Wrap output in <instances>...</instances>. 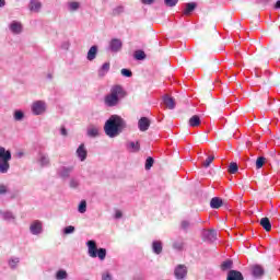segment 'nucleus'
I'll list each match as a JSON object with an SVG mask.
<instances>
[{
	"label": "nucleus",
	"mask_w": 280,
	"mask_h": 280,
	"mask_svg": "<svg viewBox=\"0 0 280 280\" xmlns=\"http://www.w3.org/2000/svg\"><path fill=\"white\" fill-rule=\"evenodd\" d=\"M127 128L128 122L121 116L114 114L105 121L104 132L109 139H115V137H119Z\"/></svg>",
	"instance_id": "obj_1"
},
{
	"label": "nucleus",
	"mask_w": 280,
	"mask_h": 280,
	"mask_svg": "<svg viewBox=\"0 0 280 280\" xmlns=\"http://www.w3.org/2000/svg\"><path fill=\"white\" fill-rule=\"evenodd\" d=\"M128 95L126 90L121 85H114L110 89L109 94L104 97V105L107 108H115L118 104H121V100H124Z\"/></svg>",
	"instance_id": "obj_2"
},
{
	"label": "nucleus",
	"mask_w": 280,
	"mask_h": 280,
	"mask_svg": "<svg viewBox=\"0 0 280 280\" xmlns=\"http://www.w3.org/2000/svg\"><path fill=\"white\" fill-rule=\"evenodd\" d=\"M10 161H12V152L4 147H0V174L10 172Z\"/></svg>",
	"instance_id": "obj_3"
},
{
	"label": "nucleus",
	"mask_w": 280,
	"mask_h": 280,
	"mask_svg": "<svg viewBox=\"0 0 280 280\" xmlns=\"http://www.w3.org/2000/svg\"><path fill=\"white\" fill-rule=\"evenodd\" d=\"M86 246L89 257H92V259L98 257L101 261H104V259H106V248L101 247L97 249V243L95 241H88Z\"/></svg>",
	"instance_id": "obj_4"
},
{
	"label": "nucleus",
	"mask_w": 280,
	"mask_h": 280,
	"mask_svg": "<svg viewBox=\"0 0 280 280\" xmlns=\"http://www.w3.org/2000/svg\"><path fill=\"white\" fill-rule=\"evenodd\" d=\"M31 110L33 115H43L47 110V104L44 101H36L32 104Z\"/></svg>",
	"instance_id": "obj_5"
},
{
	"label": "nucleus",
	"mask_w": 280,
	"mask_h": 280,
	"mask_svg": "<svg viewBox=\"0 0 280 280\" xmlns=\"http://www.w3.org/2000/svg\"><path fill=\"white\" fill-rule=\"evenodd\" d=\"M187 266L185 265H177L174 269V277L177 280H186L187 279Z\"/></svg>",
	"instance_id": "obj_6"
},
{
	"label": "nucleus",
	"mask_w": 280,
	"mask_h": 280,
	"mask_svg": "<svg viewBox=\"0 0 280 280\" xmlns=\"http://www.w3.org/2000/svg\"><path fill=\"white\" fill-rule=\"evenodd\" d=\"M124 47V42L119 38H113L109 42L108 49L113 51V54L119 52V50Z\"/></svg>",
	"instance_id": "obj_7"
},
{
	"label": "nucleus",
	"mask_w": 280,
	"mask_h": 280,
	"mask_svg": "<svg viewBox=\"0 0 280 280\" xmlns=\"http://www.w3.org/2000/svg\"><path fill=\"white\" fill-rule=\"evenodd\" d=\"M203 242L213 243L218 240V232L215 230H205L202 232Z\"/></svg>",
	"instance_id": "obj_8"
},
{
	"label": "nucleus",
	"mask_w": 280,
	"mask_h": 280,
	"mask_svg": "<svg viewBox=\"0 0 280 280\" xmlns=\"http://www.w3.org/2000/svg\"><path fill=\"white\" fill-rule=\"evenodd\" d=\"M37 163L40 167H49L51 165V161L49 160V155L44 152H39L37 155Z\"/></svg>",
	"instance_id": "obj_9"
},
{
	"label": "nucleus",
	"mask_w": 280,
	"mask_h": 280,
	"mask_svg": "<svg viewBox=\"0 0 280 280\" xmlns=\"http://www.w3.org/2000/svg\"><path fill=\"white\" fill-rule=\"evenodd\" d=\"M30 232L32 235H40L43 233V222L35 220L30 225Z\"/></svg>",
	"instance_id": "obj_10"
},
{
	"label": "nucleus",
	"mask_w": 280,
	"mask_h": 280,
	"mask_svg": "<svg viewBox=\"0 0 280 280\" xmlns=\"http://www.w3.org/2000/svg\"><path fill=\"white\" fill-rule=\"evenodd\" d=\"M79 161L84 162L86 161V156H89V151L86 150V147L84 145V143H81L75 152Z\"/></svg>",
	"instance_id": "obj_11"
},
{
	"label": "nucleus",
	"mask_w": 280,
	"mask_h": 280,
	"mask_svg": "<svg viewBox=\"0 0 280 280\" xmlns=\"http://www.w3.org/2000/svg\"><path fill=\"white\" fill-rule=\"evenodd\" d=\"M71 172H73V166H61L58 168L57 174L60 178L67 179L71 176Z\"/></svg>",
	"instance_id": "obj_12"
},
{
	"label": "nucleus",
	"mask_w": 280,
	"mask_h": 280,
	"mask_svg": "<svg viewBox=\"0 0 280 280\" xmlns=\"http://www.w3.org/2000/svg\"><path fill=\"white\" fill-rule=\"evenodd\" d=\"M0 218H2L4 222H16V215H14V212L10 210H0Z\"/></svg>",
	"instance_id": "obj_13"
},
{
	"label": "nucleus",
	"mask_w": 280,
	"mask_h": 280,
	"mask_svg": "<svg viewBox=\"0 0 280 280\" xmlns=\"http://www.w3.org/2000/svg\"><path fill=\"white\" fill-rule=\"evenodd\" d=\"M126 150L131 153H137L141 150V144L139 141H128L126 142Z\"/></svg>",
	"instance_id": "obj_14"
},
{
	"label": "nucleus",
	"mask_w": 280,
	"mask_h": 280,
	"mask_svg": "<svg viewBox=\"0 0 280 280\" xmlns=\"http://www.w3.org/2000/svg\"><path fill=\"white\" fill-rule=\"evenodd\" d=\"M43 9V3L40 0H30L28 10L31 12L38 13Z\"/></svg>",
	"instance_id": "obj_15"
},
{
	"label": "nucleus",
	"mask_w": 280,
	"mask_h": 280,
	"mask_svg": "<svg viewBox=\"0 0 280 280\" xmlns=\"http://www.w3.org/2000/svg\"><path fill=\"white\" fill-rule=\"evenodd\" d=\"M138 128L141 132H145L150 128V119L148 117H141L138 121Z\"/></svg>",
	"instance_id": "obj_16"
},
{
	"label": "nucleus",
	"mask_w": 280,
	"mask_h": 280,
	"mask_svg": "<svg viewBox=\"0 0 280 280\" xmlns=\"http://www.w3.org/2000/svg\"><path fill=\"white\" fill-rule=\"evenodd\" d=\"M252 275L255 279H261V277H264L265 275V270L264 267H261V265H255L252 268Z\"/></svg>",
	"instance_id": "obj_17"
},
{
	"label": "nucleus",
	"mask_w": 280,
	"mask_h": 280,
	"mask_svg": "<svg viewBox=\"0 0 280 280\" xmlns=\"http://www.w3.org/2000/svg\"><path fill=\"white\" fill-rule=\"evenodd\" d=\"M226 280H244V275H242V271L231 269L228 272Z\"/></svg>",
	"instance_id": "obj_18"
},
{
	"label": "nucleus",
	"mask_w": 280,
	"mask_h": 280,
	"mask_svg": "<svg viewBox=\"0 0 280 280\" xmlns=\"http://www.w3.org/2000/svg\"><path fill=\"white\" fill-rule=\"evenodd\" d=\"M163 102L168 110H174L176 108V101L174 100V97L165 95L163 97Z\"/></svg>",
	"instance_id": "obj_19"
},
{
	"label": "nucleus",
	"mask_w": 280,
	"mask_h": 280,
	"mask_svg": "<svg viewBox=\"0 0 280 280\" xmlns=\"http://www.w3.org/2000/svg\"><path fill=\"white\" fill-rule=\"evenodd\" d=\"M9 30L12 32V34H21V32H23V25H21V22L13 21L9 25Z\"/></svg>",
	"instance_id": "obj_20"
},
{
	"label": "nucleus",
	"mask_w": 280,
	"mask_h": 280,
	"mask_svg": "<svg viewBox=\"0 0 280 280\" xmlns=\"http://www.w3.org/2000/svg\"><path fill=\"white\" fill-rule=\"evenodd\" d=\"M196 8H198V3H196V2L186 3L184 11H183L184 16H189V14H191V12H194V10H196Z\"/></svg>",
	"instance_id": "obj_21"
},
{
	"label": "nucleus",
	"mask_w": 280,
	"mask_h": 280,
	"mask_svg": "<svg viewBox=\"0 0 280 280\" xmlns=\"http://www.w3.org/2000/svg\"><path fill=\"white\" fill-rule=\"evenodd\" d=\"M152 250L154 255H161V253H163V243L161 241H153Z\"/></svg>",
	"instance_id": "obj_22"
},
{
	"label": "nucleus",
	"mask_w": 280,
	"mask_h": 280,
	"mask_svg": "<svg viewBox=\"0 0 280 280\" xmlns=\"http://www.w3.org/2000/svg\"><path fill=\"white\" fill-rule=\"evenodd\" d=\"M97 49H98V48H97L96 45L92 46V47L89 49L86 58H88V60H89L90 62H93V60H95V58H97Z\"/></svg>",
	"instance_id": "obj_23"
},
{
	"label": "nucleus",
	"mask_w": 280,
	"mask_h": 280,
	"mask_svg": "<svg viewBox=\"0 0 280 280\" xmlns=\"http://www.w3.org/2000/svg\"><path fill=\"white\" fill-rule=\"evenodd\" d=\"M110 71V62H105L102 65V67L98 69V78H104L106 73Z\"/></svg>",
	"instance_id": "obj_24"
},
{
	"label": "nucleus",
	"mask_w": 280,
	"mask_h": 280,
	"mask_svg": "<svg viewBox=\"0 0 280 280\" xmlns=\"http://www.w3.org/2000/svg\"><path fill=\"white\" fill-rule=\"evenodd\" d=\"M224 205V201L220 197H214L210 200L211 209H220Z\"/></svg>",
	"instance_id": "obj_25"
},
{
	"label": "nucleus",
	"mask_w": 280,
	"mask_h": 280,
	"mask_svg": "<svg viewBox=\"0 0 280 280\" xmlns=\"http://www.w3.org/2000/svg\"><path fill=\"white\" fill-rule=\"evenodd\" d=\"M260 226H262L267 232L272 231V223H270V219H268V217L260 220Z\"/></svg>",
	"instance_id": "obj_26"
},
{
	"label": "nucleus",
	"mask_w": 280,
	"mask_h": 280,
	"mask_svg": "<svg viewBox=\"0 0 280 280\" xmlns=\"http://www.w3.org/2000/svg\"><path fill=\"white\" fill-rule=\"evenodd\" d=\"M86 135H88V137H91V139H95L96 137H100V128L89 127Z\"/></svg>",
	"instance_id": "obj_27"
},
{
	"label": "nucleus",
	"mask_w": 280,
	"mask_h": 280,
	"mask_svg": "<svg viewBox=\"0 0 280 280\" xmlns=\"http://www.w3.org/2000/svg\"><path fill=\"white\" fill-rule=\"evenodd\" d=\"M21 262V258L19 257H11L8 261L9 264V268H11V270H16L19 264Z\"/></svg>",
	"instance_id": "obj_28"
},
{
	"label": "nucleus",
	"mask_w": 280,
	"mask_h": 280,
	"mask_svg": "<svg viewBox=\"0 0 280 280\" xmlns=\"http://www.w3.org/2000/svg\"><path fill=\"white\" fill-rule=\"evenodd\" d=\"M13 119L14 121H23V119H25V113L21 109L14 110Z\"/></svg>",
	"instance_id": "obj_29"
},
{
	"label": "nucleus",
	"mask_w": 280,
	"mask_h": 280,
	"mask_svg": "<svg viewBox=\"0 0 280 280\" xmlns=\"http://www.w3.org/2000/svg\"><path fill=\"white\" fill-rule=\"evenodd\" d=\"M55 279L67 280V279H69V273H67V270L60 269L56 272Z\"/></svg>",
	"instance_id": "obj_30"
},
{
	"label": "nucleus",
	"mask_w": 280,
	"mask_h": 280,
	"mask_svg": "<svg viewBox=\"0 0 280 280\" xmlns=\"http://www.w3.org/2000/svg\"><path fill=\"white\" fill-rule=\"evenodd\" d=\"M188 124L191 128H196L198 127V125L200 124V116L198 115H194L192 117H190V119L188 120Z\"/></svg>",
	"instance_id": "obj_31"
},
{
	"label": "nucleus",
	"mask_w": 280,
	"mask_h": 280,
	"mask_svg": "<svg viewBox=\"0 0 280 280\" xmlns=\"http://www.w3.org/2000/svg\"><path fill=\"white\" fill-rule=\"evenodd\" d=\"M233 268V260L228 259L221 264V270L225 272V270H231Z\"/></svg>",
	"instance_id": "obj_32"
},
{
	"label": "nucleus",
	"mask_w": 280,
	"mask_h": 280,
	"mask_svg": "<svg viewBox=\"0 0 280 280\" xmlns=\"http://www.w3.org/2000/svg\"><path fill=\"white\" fill-rule=\"evenodd\" d=\"M125 10L124 5H118L113 9L112 14L113 16H119V14H124Z\"/></svg>",
	"instance_id": "obj_33"
},
{
	"label": "nucleus",
	"mask_w": 280,
	"mask_h": 280,
	"mask_svg": "<svg viewBox=\"0 0 280 280\" xmlns=\"http://www.w3.org/2000/svg\"><path fill=\"white\" fill-rule=\"evenodd\" d=\"M189 229H191V222H189L188 220H183L180 222V230L185 231V233H187V231H189Z\"/></svg>",
	"instance_id": "obj_34"
},
{
	"label": "nucleus",
	"mask_w": 280,
	"mask_h": 280,
	"mask_svg": "<svg viewBox=\"0 0 280 280\" xmlns=\"http://www.w3.org/2000/svg\"><path fill=\"white\" fill-rule=\"evenodd\" d=\"M184 247H185V242H183V240H177L173 243V248L175 250H183Z\"/></svg>",
	"instance_id": "obj_35"
},
{
	"label": "nucleus",
	"mask_w": 280,
	"mask_h": 280,
	"mask_svg": "<svg viewBox=\"0 0 280 280\" xmlns=\"http://www.w3.org/2000/svg\"><path fill=\"white\" fill-rule=\"evenodd\" d=\"M68 8H69L70 12H75V11L80 10V2H75V1L69 2Z\"/></svg>",
	"instance_id": "obj_36"
},
{
	"label": "nucleus",
	"mask_w": 280,
	"mask_h": 280,
	"mask_svg": "<svg viewBox=\"0 0 280 280\" xmlns=\"http://www.w3.org/2000/svg\"><path fill=\"white\" fill-rule=\"evenodd\" d=\"M133 56L136 60H145V51L143 50H137Z\"/></svg>",
	"instance_id": "obj_37"
},
{
	"label": "nucleus",
	"mask_w": 280,
	"mask_h": 280,
	"mask_svg": "<svg viewBox=\"0 0 280 280\" xmlns=\"http://www.w3.org/2000/svg\"><path fill=\"white\" fill-rule=\"evenodd\" d=\"M265 163H266V158H264V156L257 158V160H256L257 170H261V167H264Z\"/></svg>",
	"instance_id": "obj_38"
},
{
	"label": "nucleus",
	"mask_w": 280,
	"mask_h": 280,
	"mask_svg": "<svg viewBox=\"0 0 280 280\" xmlns=\"http://www.w3.org/2000/svg\"><path fill=\"white\" fill-rule=\"evenodd\" d=\"M237 170H238L237 163L231 162L230 165H229V173L230 174H237Z\"/></svg>",
	"instance_id": "obj_39"
},
{
	"label": "nucleus",
	"mask_w": 280,
	"mask_h": 280,
	"mask_svg": "<svg viewBox=\"0 0 280 280\" xmlns=\"http://www.w3.org/2000/svg\"><path fill=\"white\" fill-rule=\"evenodd\" d=\"M79 213H86V200H82L78 207Z\"/></svg>",
	"instance_id": "obj_40"
},
{
	"label": "nucleus",
	"mask_w": 280,
	"mask_h": 280,
	"mask_svg": "<svg viewBox=\"0 0 280 280\" xmlns=\"http://www.w3.org/2000/svg\"><path fill=\"white\" fill-rule=\"evenodd\" d=\"M152 165H154V159L152 156H149L147 160H145V170H152Z\"/></svg>",
	"instance_id": "obj_41"
},
{
	"label": "nucleus",
	"mask_w": 280,
	"mask_h": 280,
	"mask_svg": "<svg viewBox=\"0 0 280 280\" xmlns=\"http://www.w3.org/2000/svg\"><path fill=\"white\" fill-rule=\"evenodd\" d=\"M69 187L71 189H78V187H80V182L78 179H75V178H72L69 182Z\"/></svg>",
	"instance_id": "obj_42"
},
{
	"label": "nucleus",
	"mask_w": 280,
	"mask_h": 280,
	"mask_svg": "<svg viewBox=\"0 0 280 280\" xmlns=\"http://www.w3.org/2000/svg\"><path fill=\"white\" fill-rule=\"evenodd\" d=\"M215 160V156L213 155H209L206 161L203 162L202 166L203 167H209L211 165V163H213V161Z\"/></svg>",
	"instance_id": "obj_43"
},
{
	"label": "nucleus",
	"mask_w": 280,
	"mask_h": 280,
	"mask_svg": "<svg viewBox=\"0 0 280 280\" xmlns=\"http://www.w3.org/2000/svg\"><path fill=\"white\" fill-rule=\"evenodd\" d=\"M71 233H75V226L69 225L63 229L65 235H71Z\"/></svg>",
	"instance_id": "obj_44"
},
{
	"label": "nucleus",
	"mask_w": 280,
	"mask_h": 280,
	"mask_svg": "<svg viewBox=\"0 0 280 280\" xmlns=\"http://www.w3.org/2000/svg\"><path fill=\"white\" fill-rule=\"evenodd\" d=\"M164 3L167 8H175L178 4V0H164Z\"/></svg>",
	"instance_id": "obj_45"
},
{
	"label": "nucleus",
	"mask_w": 280,
	"mask_h": 280,
	"mask_svg": "<svg viewBox=\"0 0 280 280\" xmlns=\"http://www.w3.org/2000/svg\"><path fill=\"white\" fill-rule=\"evenodd\" d=\"M120 73L124 75V78H132V71L129 69L124 68L121 69Z\"/></svg>",
	"instance_id": "obj_46"
},
{
	"label": "nucleus",
	"mask_w": 280,
	"mask_h": 280,
	"mask_svg": "<svg viewBox=\"0 0 280 280\" xmlns=\"http://www.w3.org/2000/svg\"><path fill=\"white\" fill-rule=\"evenodd\" d=\"M8 194V186L0 184V196H5Z\"/></svg>",
	"instance_id": "obj_47"
},
{
	"label": "nucleus",
	"mask_w": 280,
	"mask_h": 280,
	"mask_svg": "<svg viewBox=\"0 0 280 280\" xmlns=\"http://www.w3.org/2000/svg\"><path fill=\"white\" fill-rule=\"evenodd\" d=\"M102 280H113V276L109 272H103Z\"/></svg>",
	"instance_id": "obj_48"
},
{
	"label": "nucleus",
	"mask_w": 280,
	"mask_h": 280,
	"mask_svg": "<svg viewBox=\"0 0 280 280\" xmlns=\"http://www.w3.org/2000/svg\"><path fill=\"white\" fill-rule=\"evenodd\" d=\"M124 213H121V210H116L115 212V219L116 220H120V218H122Z\"/></svg>",
	"instance_id": "obj_49"
},
{
	"label": "nucleus",
	"mask_w": 280,
	"mask_h": 280,
	"mask_svg": "<svg viewBox=\"0 0 280 280\" xmlns=\"http://www.w3.org/2000/svg\"><path fill=\"white\" fill-rule=\"evenodd\" d=\"M60 135H61L62 137H67V136L69 135V132L67 131V128L61 127V129H60Z\"/></svg>",
	"instance_id": "obj_50"
},
{
	"label": "nucleus",
	"mask_w": 280,
	"mask_h": 280,
	"mask_svg": "<svg viewBox=\"0 0 280 280\" xmlns=\"http://www.w3.org/2000/svg\"><path fill=\"white\" fill-rule=\"evenodd\" d=\"M141 3H143V5H152V3H154V0H141Z\"/></svg>",
	"instance_id": "obj_51"
},
{
	"label": "nucleus",
	"mask_w": 280,
	"mask_h": 280,
	"mask_svg": "<svg viewBox=\"0 0 280 280\" xmlns=\"http://www.w3.org/2000/svg\"><path fill=\"white\" fill-rule=\"evenodd\" d=\"M276 10H280V0H278L275 4Z\"/></svg>",
	"instance_id": "obj_52"
},
{
	"label": "nucleus",
	"mask_w": 280,
	"mask_h": 280,
	"mask_svg": "<svg viewBox=\"0 0 280 280\" xmlns=\"http://www.w3.org/2000/svg\"><path fill=\"white\" fill-rule=\"evenodd\" d=\"M0 8H5V0H0Z\"/></svg>",
	"instance_id": "obj_53"
},
{
	"label": "nucleus",
	"mask_w": 280,
	"mask_h": 280,
	"mask_svg": "<svg viewBox=\"0 0 280 280\" xmlns=\"http://www.w3.org/2000/svg\"><path fill=\"white\" fill-rule=\"evenodd\" d=\"M22 156H23V152H19V153H18V158H19V159H22Z\"/></svg>",
	"instance_id": "obj_54"
},
{
	"label": "nucleus",
	"mask_w": 280,
	"mask_h": 280,
	"mask_svg": "<svg viewBox=\"0 0 280 280\" xmlns=\"http://www.w3.org/2000/svg\"><path fill=\"white\" fill-rule=\"evenodd\" d=\"M48 80H51V78H54L51 74L47 75Z\"/></svg>",
	"instance_id": "obj_55"
},
{
	"label": "nucleus",
	"mask_w": 280,
	"mask_h": 280,
	"mask_svg": "<svg viewBox=\"0 0 280 280\" xmlns=\"http://www.w3.org/2000/svg\"><path fill=\"white\" fill-rule=\"evenodd\" d=\"M12 199L16 198V195L11 196Z\"/></svg>",
	"instance_id": "obj_56"
}]
</instances>
